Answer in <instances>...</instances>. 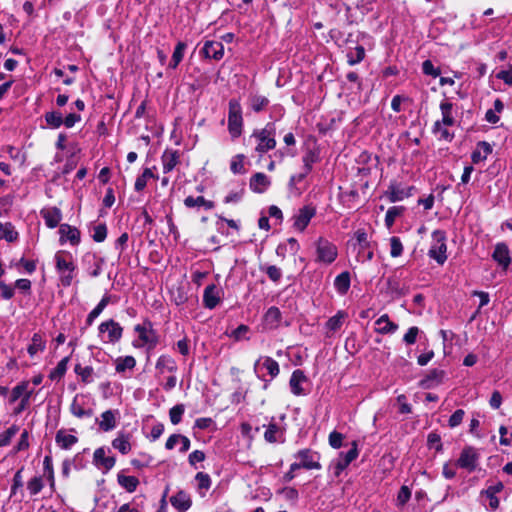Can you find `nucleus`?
Masks as SVG:
<instances>
[{"label": "nucleus", "instance_id": "obj_30", "mask_svg": "<svg viewBox=\"0 0 512 512\" xmlns=\"http://www.w3.org/2000/svg\"><path fill=\"white\" fill-rule=\"evenodd\" d=\"M55 441L60 448L67 450L78 442V438L74 435L66 434L65 430L60 429L56 433Z\"/></svg>", "mask_w": 512, "mask_h": 512}, {"label": "nucleus", "instance_id": "obj_31", "mask_svg": "<svg viewBox=\"0 0 512 512\" xmlns=\"http://www.w3.org/2000/svg\"><path fill=\"white\" fill-rule=\"evenodd\" d=\"M111 295L105 294L96 307L88 314L86 318V326H91L94 320L102 313L106 306L111 302Z\"/></svg>", "mask_w": 512, "mask_h": 512}, {"label": "nucleus", "instance_id": "obj_35", "mask_svg": "<svg viewBox=\"0 0 512 512\" xmlns=\"http://www.w3.org/2000/svg\"><path fill=\"white\" fill-rule=\"evenodd\" d=\"M18 232L12 223H0V240L5 239L7 242H15L18 239Z\"/></svg>", "mask_w": 512, "mask_h": 512}, {"label": "nucleus", "instance_id": "obj_9", "mask_svg": "<svg viewBox=\"0 0 512 512\" xmlns=\"http://www.w3.org/2000/svg\"><path fill=\"white\" fill-rule=\"evenodd\" d=\"M294 457L300 459L303 469H321V464L319 462L320 456L317 452H314L311 449H301L294 455Z\"/></svg>", "mask_w": 512, "mask_h": 512}, {"label": "nucleus", "instance_id": "obj_52", "mask_svg": "<svg viewBox=\"0 0 512 512\" xmlns=\"http://www.w3.org/2000/svg\"><path fill=\"white\" fill-rule=\"evenodd\" d=\"M19 427L17 425H12L3 433L0 434V447L7 446L11 439L18 433Z\"/></svg>", "mask_w": 512, "mask_h": 512}, {"label": "nucleus", "instance_id": "obj_37", "mask_svg": "<svg viewBox=\"0 0 512 512\" xmlns=\"http://www.w3.org/2000/svg\"><path fill=\"white\" fill-rule=\"evenodd\" d=\"M282 318L281 311L278 307L272 306L265 313V321L266 324L271 329H275L279 326L280 320Z\"/></svg>", "mask_w": 512, "mask_h": 512}, {"label": "nucleus", "instance_id": "obj_25", "mask_svg": "<svg viewBox=\"0 0 512 512\" xmlns=\"http://www.w3.org/2000/svg\"><path fill=\"white\" fill-rule=\"evenodd\" d=\"M453 107H454L453 103L448 100H444L440 103V111L442 114V119L439 121L444 126H453L456 123V120L453 116Z\"/></svg>", "mask_w": 512, "mask_h": 512}, {"label": "nucleus", "instance_id": "obj_46", "mask_svg": "<svg viewBox=\"0 0 512 512\" xmlns=\"http://www.w3.org/2000/svg\"><path fill=\"white\" fill-rule=\"evenodd\" d=\"M43 470L44 474L46 475L51 489H54L55 487V480H54V469H53V463H52V457L50 455H46L43 460Z\"/></svg>", "mask_w": 512, "mask_h": 512}, {"label": "nucleus", "instance_id": "obj_56", "mask_svg": "<svg viewBox=\"0 0 512 512\" xmlns=\"http://www.w3.org/2000/svg\"><path fill=\"white\" fill-rule=\"evenodd\" d=\"M427 446L429 449L434 448L437 452L442 451L443 445L440 435L435 432L429 433L427 437Z\"/></svg>", "mask_w": 512, "mask_h": 512}, {"label": "nucleus", "instance_id": "obj_26", "mask_svg": "<svg viewBox=\"0 0 512 512\" xmlns=\"http://www.w3.org/2000/svg\"><path fill=\"white\" fill-rule=\"evenodd\" d=\"M117 410H106L101 414V420L99 421V428L104 432L113 430L116 427V415Z\"/></svg>", "mask_w": 512, "mask_h": 512}, {"label": "nucleus", "instance_id": "obj_43", "mask_svg": "<svg viewBox=\"0 0 512 512\" xmlns=\"http://www.w3.org/2000/svg\"><path fill=\"white\" fill-rule=\"evenodd\" d=\"M47 125L53 129L59 128L63 124V116L59 111H50L44 115Z\"/></svg>", "mask_w": 512, "mask_h": 512}, {"label": "nucleus", "instance_id": "obj_10", "mask_svg": "<svg viewBox=\"0 0 512 512\" xmlns=\"http://www.w3.org/2000/svg\"><path fill=\"white\" fill-rule=\"evenodd\" d=\"M316 215V208L313 205H305L299 209L298 213L294 216V228L299 231H304L308 226L310 220Z\"/></svg>", "mask_w": 512, "mask_h": 512}, {"label": "nucleus", "instance_id": "obj_32", "mask_svg": "<svg viewBox=\"0 0 512 512\" xmlns=\"http://www.w3.org/2000/svg\"><path fill=\"white\" fill-rule=\"evenodd\" d=\"M284 435L283 430L274 422L269 423L264 433V438L269 443L283 442L281 439Z\"/></svg>", "mask_w": 512, "mask_h": 512}, {"label": "nucleus", "instance_id": "obj_21", "mask_svg": "<svg viewBox=\"0 0 512 512\" xmlns=\"http://www.w3.org/2000/svg\"><path fill=\"white\" fill-rule=\"evenodd\" d=\"M270 184L271 182L268 176L262 172H258L250 178L249 187L255 193H263Z\"/></svg>", "mask_w": 512, "mask_h": 512}, {"label": "nucleus", "instance_id": "obj_22", "mask_svg": "<svg viewBox=\"0 0 512 512\" xmlns=\"http://www.w3.org/2000/svg\"><path fill=\"white\" fill-rule=\"evenodd\" d=\"M262 365L271 376V379L277 377L280 372L279 364L269 356L260 357L254 364V370L257 371L259 366Z\"/></svg>", "mask_w": 512, "mask_h": 512}, {"label": "nucleus", "instance_id": "obj_23", "mask_svg": "<svg viewBox=\"0 0 512 512\" xmlns=\"http://www.w3.org/2000/svg\"><path fill=\"white\" fill-rule=\"evenodd\" d=\"M155 368L160 374L165 371L175 373L178 369L175 359L168 354H163L157 359Z\"/></svg>", "mask_w": 512, "mask_h": 512}, {"label": "nucleus", "instance_id": "obj_36", "mask_svg": "<svg viewBox=\"0 0 512 512\" xmlns=\"http://www.w3.org/2000/svg\"><path fill=\"white\" fill-rule=\"evenodd\" d=\"M334 286L340 294H346L350 288V273L348 271L340 273L334 280Z\"/></svg>", "mask_w": 512, "mask_h": 512}, {"label": "nucleus", "instance_id": "obj_62", "mask_svg": "<svg viewBox=\"0 0 512 512\" xmlns=\"http://www.w3.org/2000/svg\"><path fill=\"white\" fill-rule=\"evenodd\" d=\"M411 498V490L408 486L403 485L397 495V505L404 506Z\"/></svg>", "mask_w": 512, "mask_h": 512}, {"label": "nucleus", "instance_id": "obj_59", "mask_svg": "<svg viewBox=\"0 0 512 512\" xmlns=\"http://www.w3.org/2000/svg\"><path fill=\"white\" fill-rule=\"evenodd\" d=\"M422 71L425 75H429L434 78L438 77L441 74L440 69L436 68L431 60H425L422 63Z\"/></svg>", "mask_w": 512, "mask_h": 512}, {"label": "nucleus", "instance_id": "obj_14", "mask_svg": "<svg viewBox=\"0 0 512 512\" xmlns=\"http://www.w3.org/2000/svg\"><path fill=\"white\" fill-rule=\"evenodd\" d=\"M93 463L97 467H103L104 473H106L114 467L116 458L114 456H106L105 449L100 447L94 451Z\"/></svg>", "mask_w": 512, "mask_h": 512}, {"label": "nucleus", "instance_id": "obj_51", "mask_svg": "<svg viewBox=\"0 0 512 512\" xmlns=\"http://www.w3.org/2000/svg\"><path fill=\"white\" fill-rule=\"evenodd\" d=\"M184 411H185V406L183 404H177V405L173 406L169 411L171 423L174 425L179 424L182 420Z\"/></svg>", "mask_w": 512, "mask_h": 512}, {"label": "nucleus", "instance_id": "obj_58", "mask_svg": "<svg viewBox=\"0 0 512 512\" xmlns=\"http://www.w3.org/2000/svg\"><path fill=\"white\" fill-rule=\"evenodd\" d=\"M390 254L392 257H399L403 252V245L399 237L393 236L390 238Z\"/></svg>", "mask_w": 512, "mask_h": 512}, {"label": "nucleus", "instance_id": "obj_1", "mask_svg": "<svg viewBox=\"0 0 512 512\" xmlns=\"http://www.w3.org/2000/svg\"><path fill=\"white\" fill-rule=\"evenodd\" d=\"M55 267L59 273L61 285L64 287L71 286L76 270L71 254L66 251H58L55 254Z\"/></svg>", "mask_w": 512, "mask_h": 512}, {"label": "nucleus", "instance_id": "obj_3", "mask_svg": "<svg viewBox=\"0 0 512 512\" xmlns=\"http://www.w3.org/2000/svg\"><path fill=\"white\" fill-rule=\"evenodd\" d=\"M228 131L233 139L241 136L243 130L242 107L238 99L232 98L228 103Z\"/></svg>", "mask_w": 512, "mask_h": 512}, {"label": "nucleus", "instance_id": "obj_17", "mask_svg": "<svg viewBox=\"0 0 512 512\" xmlns=\"http://www.w3.org/2000/svg\"><path fill=\"white\" fill-rule=\"evenodd\" d=\"M170 503L179 512H186L192 506V499L187 492L179 490L170 498Z\"/></svg>", "mask_w": 512, "mask_h": 512}, {"label": "nucleus", "instance_id": "obj_11", "mask_svg": "<svg viewBox=\"0 0 512 512\" xmlns=\"http://www.w3.org/2000/svg\"><path fill=\"white\" fill-rule=\"evenodd\" d=\"M412 190H414L413 186H408L403 188L397 182L393 181L388 186L387 191L385 192V196L391 203H395L398 201H402L405 198H408L412 195Z\"/></svg>", "mask_w": 512, "mask_h": 512}, {"label": "nucleus", "instance_id": "obj_42", "mask_svg": "<svg viewBox=\"0 0 512 512\" xmlns=\"http://www.w3.org/2000/svg\"><path fill=\"white\" fill-rule=\"evenodd\" d=\"M186 43L179 41L174 49L172 59L169 63V68L175 69L184 57V51L186 49Z\"/></svg>", "mask_w": 512, "mask_h": 512}, {"label": "nucleus", "instance_id": "obj_50", "mask_svg": "<svg viewBox=\"0 0 512 512\" xmlns=\"http://www.w3.org/2000/svg\"><path fill=\"white\" fill-rule=\"evenodd\" d=\"M71 413L78 418L83 417H91L93 415L92 409H84L80 404H78L77 399L75 398L71 404Z\"/></svg>", "mask_w": 512, "mask_h": 512}, {"label": "nucleus", "instance_id": "obj_38", "mask_svg": "<svg viewBox=\"0 0 512 512\" xmlns=\"http://www.w3.org/2000/svg\"><path fill=\"white\" fill-rule=\"evenodd\" d=\"M84 260L88 263L93 261V268L89 271L91 277H98L102 273V266L105 262L104 258L97 257L95 254H86Z\"/></svg>", "mask_w": 512, "mask_h": 512}, {"label": "nucleus", "instance_id": "obj_18", "mask_svg": "<svg viewBox=\"0 0 512 512\" xmlns=\"http://www.w3.org/2000/svg\"><path fill=\"white\" fill-rule=\"evenodd\" d=\"M202 53L206 58L220 60L224 55V46L221 42L206 41Z\"/></svg>", "mask_w": 512, "mask_h": 512}, {"label": "nucleus", "instance_id": "obj_47", "mask_svg": "<svg viewBox=\"0 0 512 512\" xmlns=\"http://www.w3.org/2000/svg\"><path fill=\"white\" fill-rule=\"evenodd\" d=\"M150 178H155V175L150 168H145L143 173L136 178L135 190L138 192L142 191L147 185V180Z\"/></svg>", "mask_w": 512, "mask_h": 512}, {"label": "nucleus", "instance_id": "obj_63", "mask_svg": "<svg viewBox=\"0 0 512 512\" xmlns=\"http://www.w3.org/2000/svg\"><path fill=\"white\" fill-rule=\"evenodd\" d=\"M26 389L27 383L25 382L16 385L11 391L10 401L16 402L19 398L23 397L26 394Z\"/></svg>", "mask_w": 512, "mask_h": 512}, {"label": "nucleus", "instance_id": "obj_53", "mask_svg": "<svg viewBox=\"0 0 512 512\" xmlns=\"http://www.w3.org/2000/svg\"><path fill=\"white\" fill-rule=\"evenodd\" d=\"M260 269L261 271H264L269 279L275 283L279 282L282 277L281 269L275 265H267L265 267H261Z\"/></svg>", "mask_w": 512, "mask_h": 512}, {"label": "nucleus", "instance_id": "obj_41", "mask_svg": "<svg viewBox=\"0 0 512 512\" xmlns=\"http://www.w3.org/2000/svg\"><path fill=\"white\" fill-rule=\"evenodd\" d=\"M405 211L404 206H392L390 207L385 215V225L387 228H391L394 225L395 219L401 216Z\"/></svg>", "mask_w": 512, "mask_h": 512}, {"label": "nucleus", "instance_id": "obj_13", "mask_svg": "<svg viewBox=\"0 0 512 512\" xmlns=\"http://www.w3.org/2000/svg\"><path fill=\"white\" fill-rule=\"evenodd\" d=\"M60 243L63 244L69 241L71 245L76 246L80 243V231L69 224H61L59 227Z\"/></svg>", "mask_w": 512, "mask_h": 512}, {"label": "nucleus", "instance_id": "obj_7", "mask_svg": "<svg viewBox=\"0 0 512 512\" xmlns=\"http://www.w3.org/2000/svg\"><path fill=\"white\" fill-rule=\"evenodd\" d=\"M479 457L480 455L474 447L465 446L462 449L456 464L460 468L473 472L478 465Z\"/></svg>", "mask_w": 512, "mask_h": 512}, {"label": "nucleus", "instance_id": "obj_54", "mask_svg": "<svg viewBox=\"0 0 512 512\" xmlns=\"http://www.w3.org/2000/svg\"><path fill=\"white\" fill-rule=\"evenodd\" d=\"M44 487V483L41 476H35L30 479L27 483V489L31 495H37Z\"/></svg>", "mask_w": 512, "mask_h": 512}, {"label": "nucleus", "instance_id": "obj_34", "mask_svg": "<svg viewBox=\"0 0 512 512\" xmlns=\"http://www.w3.org/2000/svg\"><path fill=\"white\" fill-rule=\"evenodd\" d=\"M184 205L187 208L203 206L206 210H210L215 206L213 201L206 200L203 196H198L196 198L188 196L184 199Z\"/></svg>", "mask_w": 512, "mask_h": 512}, {"label": "nucleus", "instance_id": "obj_60", "mask_svg": "<svg viewBox=\"0 0 512 512\" xmlns=\"http://www.w3.org/2000/svg\"><path fill=\"white\" fill-rule=\"evenodd\" d=\"M92 238L95 242H103L107 237V227L105 224H99L94 227Z\"/></svg>", "mask_w": 512, "mask_h": 512}, {"label": "nucleus", "instance_id": "obj_4", "mask_svg": "<svg viewBox=\"0 0 512 512\" xmlns=\"http://www.w3.org/2000/svg\"><path fill=\"white\" fill-rule=\"evenodd\" d=\"M433 245L429 249L428 255L438 264H443L446 259V233L442 230H435L432 233Z\"/></svg>", "mask_w": 512, "mask_h": 512}, {"label": "nucleus", "instance_id": "obj_40", "mask_svg": "<svg viewBox=\"0 0 512 512\" xmlns=\"http://www.w3.org/2000/svg\"><path fill=\"white\" fill-rule=\"evenodd\" d=\"M115 362V369L117 373H123L127 369L132 370L136 366V360L133 356L119 357Z\"/></svg>", "mask_w": 512, "mask_h": 512}, {"label": "nucleus", "instance_id": "obj_16", "mask_svg": "<svg viewBox=\"0 0 512 512\" xmlns=\"http://www.w3.org/2000/svg\"><path fill=\"white\" fill-rule=\"evenodd\" d=\"M492 258L503 269H507L511 263V257L508 246L505 243L496 244L494 252L492 254Z\"/></svg>", "mask_w": 512, "mask_h": 512}, {"label": "nucleus", "instance_id": "obj_5", "mask_svg": "<svg viewBox=\"0 0 512 512\" xmlns=\"http://www.w3.org/2000/svg\"><path fill=\"white\" fill-rule=\"evenodd\" d=\"M316 261L324 264L333 263L338 255L337 247L327 239L320 237L316 243Z\"/></svg>", "mask_w": 512, "mask_h": 512}, {"label": "nucleus", "instance_id": "obj_28", "mask_svg": "<svg viewBox=\"0 0 512 512\" xmlns=\"http://www.w3.org/2000/svg\"><path fill=\"white\" fill-rule=\"evenodd\" d=\"M117 482L128 493L135 492L140 483L139 479L137 477L127 476V475L123 474V472L118 473Z\"/></svg>", "mask_w": 512, "mask_h": 512}, {"label": "nucleus", "instance_id": "obj_29", "mask_svg": "<svg viewBox=\"0 0 512 512\" xmlns=\"http://www.w3.org/2000/svg\"><path fill=\"white\" fill-rule=\"evenodd\" d=\"M375 324L378 326V328H376V332L379 334L394 333L398 329V325L390 321L387 314H384L378 318Z\"/></svg>", "mask_w": 512, "mask_h": 512}, {"label": "nucleus", "instance_id": "obj_33", "mask_svg": "<svg viewBox=\"0 0 512 512\" xmlns=\"http://www.w3.org/2000/svg\"><path fill=\"white\" fill-rule=\"evenodd\" d=\"M179 162L178 151H165L162 156L164 173L171 172Z\"/></svg>", "mask_w": 512, "mask_h": 512}, {"label": "nucleus", "instance_id": "obj_61", "mask_svg": "<svg viewBox=\"0 0 512 512\" xmlns=\"http://www.w3.org/2000/svg\"><path fill=\"white\" fill-rule=\"evenodd\" d=\"M249 332V327L245 324L239 325L236 329H234L229 336L236 341L247 339V333Z\"/></svg>", "mask_w": 512, "mask_h": 512}, {"label": "nucleus", "instance_id": "obj_6", "mask_svg": "<svg viewBox=\"0 0 512 512\" xmlns=\"http://www.w3.org/2000/svg\"><path fill=\"white\" fill-rule=\"evenodd\" d=\"M134 331L138 334L142 344H146L148 349H154L158 344V335L153 329V324L150 320L146 319L142 324H137Z\"/></svg>", "mask_w": 512, "mask_h": 512}, {"label": "nucleus", "instance_id": "obj_12", "mask_svg": "<svg viewBox=\"0 0 512 512\" xmlns=\"http://www.w3.org/2000/svg\"><path fill=\"white\" fill-rule=\"evenodd\" d=\"M222 290L215 284H210L205 287L203 293V305L207 309H214L221 300Z\"/></svg>", "mask_w": 512, "mask_h": 512}, {"label": "nucleus", "instance_id": "obj_49", "mask_svg": "<svg viewBox=\"0 0 512 512\" xmlns=\"http://www.w3.org/2000/svg\"><path fill=\"white\" fill-rule=\"evenodd\" d=\"M195 480L197 481V487H198L199 491H201V490L207 491L210 489L212 481H211L209 474L204 473V472H198L195 475Z\"/></svg>", "mask_w": 512, "mask_h": 512}, {"label": "nucleus", "instance_id": "obj_15", "mask_svg": "<svg viewBox=\"0 0 512 512\" xmlns=\"http://www.w3.org/2000/svg\"><path fill=\"white\" fill-rule=\"evenodd\" d=\"M445 371L441 369H432L420 382L419 386L423 389H431L443 382Z\"/></svg>", "mask_w": 512, "mask_h": 512}, {"label": "nucleus", "instance_id": "obj_39", "mask_svg": "<svg viewBox=\"0 0 512 512\" xmlns=\"http://www.w3.org/2000/svg\"><path fill=\"white\" fill-rule=\"evenodd\" d=\"M112 446L117 449L121 454L125 455L131 450V444L129 442L128 435L121 433L112 441Z\"/></svg>", "mask_w": 512, "mask_h": 512}, {"label": "nucleus", "instance_id": "obj_55", "mask_svg": "<svg viewBox=\"0 0 512 512\" xmlns=\"http://www.w3.org/2000/svg\"><path fill=\"white\" fill-rule=\"evenodd\" d=\"M302 161L306 172H311L312 165L318 161V154L313 150H308L302 157Z\"/></svg>", "mask_w": 512, "mask_h": 512}, {"label": "nucleus", "instance_id": "obj_27", "mask_svg": "<svg viewBox=\"0 0 512 512\" xmlns=\"http://www.w3.org/2000/svg\"><path fill=\"white\" fill-rule=\"evenodd\" d=\"M269 103V99L263 95L251 93L248 96V105L256 113H260L265 110Z\"/></svg>", "mask_w": 512, "mask_h": 512}, {"label": "nucleus", "instance_id": "obj_20", "mask_svg": "<svg viewBox=\"0 0 512 512\" xmlns=\"http://www.w3.org/2000/svg\"><path fill=\"white\" fill-rule=\"evenodd\" d=\"M306 381L307 377L304 371L300 369L294 370L289 381L291 392L296 396L304 395L305 392L301 384Z\"/></svg>", "mask_w": 512, "mask_h": 512}, {"label": "nucleus", "instance_id": "obj_24", "mask_svg": "<svg viewBox=\"0 0 512 512\" xmlns=\"http://www.w3.org/2000/svg\"><path fill=\"white\" fill-rule=\"evenodd\" d=\"M387 292L393 297V298H400L402 296H405L408 294L409 289L408 287L402 285L396 277H389L387 279Z\"/></svg>", "mask_w": 512, "mask_h": 512}, {"label": "nucleus", "instance_id": "obj_64", "mask_svg": "<svg viewBox=\"0 0 512 512\" xmlns=\"http://www.w3.org/2000/svg\"><path fill=\"white\" fill-rule=\"evenodd\" d=\"M496 78L502 80L506 85L512 86V65H509L508 70L499 71Z\"/></svg>", "mask_w": 512, "mask_h": 512}, {"label": "nucleus", "instance_id": "obj_45", "mask_svg": "<svg viewBox=\"0 0 512 512\" xmlns=\"http://www.w3.org/2000/svg\"><path fill=\"white\" fill-rule=\"evenodd\" d=\"M365 58V49L363 46L358 45L355 47V51L347 53V62L350 66L360 63Z\"/></svg>", "mask_w": 512, "mask_h": 512}, {"label": "nucleus", "instance_id": "obj_19", "mask_svg": "<svg viewBox=\"0 0 512 512\" xmlns=\"http://www.w3.org/2000/svg\"><path fill=\"white\" fill-rule=\"evenodd\" d=\"M42 218L45 220L47 227L56 228L62 220V212L57 207H50L42 209L40 212Z\"/></svg>", "mask_w": 512, "mask_h": 512}, {"label": "nucleus", "instance_id": "obj_2", "mask_svg": "<svg viewBox=\"0 0 512 512\" xmlns=\"http://www.w3.org/2000/svg\"><path fill=\"white\" fill-rule=\"evenodd\" d=\"M276 127L274 122H268L264 128L255 129L251 135L252 138L257 140L255 151L262 155L276 146Z\"/></svg>", "mask_w": 512, "mask_h": 512}, {"label": "nucleus", "instance_id": "obj_8", "mask_svg": "<svg viewBox=\"0 0 512 512\" xmlns=\"http://www.w3.org/2000/svg\"><path fill=\"white\" fill-rule=\"evenodd\" d=\"M98 331L99 334L107 332V339L104 342L112 344L119 342L123 334V328L113 319L102 322L98 327Z\"/></svg>", "mask_w": 512, "mask_h": 512}, {"label": "nucleus", "instance_id": "obj_48", "mask_svg": "<svg viewBox=\"0 0 512 512\" xmlns=\"http://www.w3.org/2000/svg\"><path fill=\"white\" fill-rule=\"evenodd\" d=\"M345 316V312L338 311L336 315L328 319V321L326 322V327L331 331H337L338 329L341 328Z\"/></svg>", "mask_w": 512, "mask_h": 512}, {"label": "nucleus", "instance_id": "obj_57", "mask_svg": "<svg viewBox=\"0 0 512 512\" xmlns=\"http://www.w3.org/2000/svg\"><path fill=\"white\" fill-rule=\"evenodd\" d=\"M443 124H441L440 121H436L432 127V132L434 134H440V138L444 139L446 141H452L454 138V135L450 133L446 128L442 127Z\"/></svg>", "mask_w": 512, "mask_h": 512}, {"label": "nucleus", "instance_id": "obj_44", "mask_svg": "<svg viewBox=\"0 0 512 512\" xmlns=\"http://www.w3.org/2000/svg\"><path fill=\"white\" fill-rule=\"evenodd\" d=\"M68 362L69 357H64L61 361H59L57 366L50 372L49 378L51 380H60L67 371Z\"/></svg>", "mask_w": 512, "mask_h": 512}]
</instances>
